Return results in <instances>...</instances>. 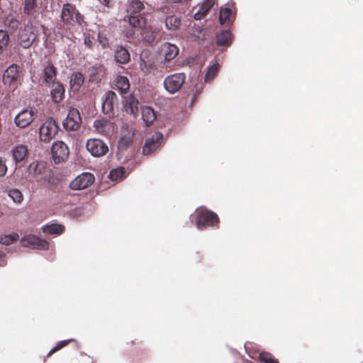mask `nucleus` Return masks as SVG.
<instances>
[{
  "label": "nucleus",
  "instance_id": "72a5a7b5",
  "mask_svg": "<svg viewBox=\"0 0 363 363\" xmlns=\"http://www.w3.org/2000/svg\"><path fill=\"white\" fill-rule=\"evenodd\" d=\"M232 11L230 8H221L219 14L220 23H229L231 21Z\"/></svg>",
  "mask_w": 363,
  "mask_h": 363
},
{
  "label": "nucleus",
  "instance_id": "f8f14e48",
  "mask_svg": "<svg viewBox=\"0 0 363 363\" xmlns=\"http://www.w3.org/2000/svg\"><path fill=\"white\" fill-rule=\"evenodd\" d=\"M95 180L94 176L89 172H84L77 177L69 184L73 190H82L91 186Z\"/></svg>",
  "mask_w": 363,
  "mask_h": 363
},
{
  "label": "nucleus",
  "instance_id": "a211bd4d",
  "mask_svg": "<svg viewBox=\"0 0 363 363\" xmlns=\"http://www.w3.org/2000/svg\"><path fill=\"white\" fill-rule=\"evenodd\" d=\"M123 102L125 112L135 117L138 113V100L133 94H130L124 96Z\"/></svg>",
  "mask_w": 363,
  "mask_h": 363
},
{
  "label": "nucleus",
  "instance_id": "412c9836",
  "mask_svg": "<svg viewBox=\"0 0 363 363\" xmlns=\"http://www.w3.org/2000/svg\"><path fill=\"white\" fill-rule=\"evenodd\" d=\"M113 57L117 63L121 65H126L130 61V55L128 50L122 45L116 46Z\"/></svg>",
  "mask_w": 363,
  "mask_h": 363
},
{
  "label": "nucleus",
  "instance_id": "423d86ee",
  "mask_svg": "<svg viewBox=\"0 0 363 363\" xmlns=\"http://www.w3.org/2000/svg\"><path fill=\"white\" fill-rule=\"evenodd\" d=\"M82 124V118L78 109L70 108L67 116L63 121V127L67 131L78 130Z\"/></svg>",
  "mask_w": 363,
  "mask_h": 363
},
{
  "label": "nucleus",
  "instance_id": "f257e3e1",
  "mask_svg": "<svg viewBox=\"0 0 363 363\" xmlns=\"http://www.w3.org/2000/svg\"><path fill=\"white\" fill-rule=\"evenodd\" d=\"M44 29V25L38 19L28 18L18 29L16 36L18 45L24 49L30 48L33 45H37L40 30Z\"/></svg>",
  "mask_w": 363,
  "mask_h": 363
},
{
  "label": "nucleus",
  "instance_id": "f704fd0d",
  "mask_svg": "<svg viewBox=\"0 0 363 363\" xmlns=\"http://www.w3.org/2000/svg\"><path fill=\"white\" fill-rule=\"evenodd\" d=\"M133 142V135L128 134L122 136L118 140V148L126 150Z\"/></svg>",
  "mask_w": 363,
  "mask_h": 363
},
{
  "label": "nucleus",
  "instance_id": "4468645a",
  "mask_svg": "<svg viewBox=\"0 0 363 363\" xmlns=\"http://www.w3.org/2000/svg\"><path fill=\"white\" fill-rule=\"evenodd\" d=\"M35 111L33 108H26L16 115L15 124L20 128L28 127L34 120Z\"/></svg>",
  "mask_w": 363,
  "mask_h": 363
},
{
  "label": "nucleus",
  "instance_id": "4c0bfd02",
  "mask_svg": "<svg viewBox=\"0 0 363 363\" xmlns=\"http://www.w3.org/2000/svg\"><path fill=\"white\" fill-rule=\"evenodd\" d=\"M9 42V35L5 30H0V53L7 47Z\"/></svg>",
  "mask_w": 363,
  "mask_h": 363
},
{
  "label": "nucleus",
  "instance_id": "9b49d317",
  "mask_svg": "<svg viewBox=\"0 0 363 363\" xmlns=\"http://www.w3.org/2000/svg\"><path fill=\"white\" fill-rule=\"evenodd\" d=\"M162 140L163 135L160 132H157L150 138H147L143 147V154L145 156L152 154L161 146Z\"/></svg>",
  "mask_w": 363,
  "mask_h": 363
},
{
  "label": "nucleus",
  "instance_id": "4be33fe9",
  "mask_svg": "<svg viewBox=\"0 0 363 363\" xmlns=\"http://www.w3.org/2000/svg\"><path fill=\"white\" fill-rule=\"evenodd\" d=\"M95 130L101 135H108L113 131L111 123L105 118L96 120L94 123Z\"/></svg>",
  "mask_w": 363,
  "mask_h": 363
},
{
  "label": "nucleus",
  "instance_id": "7ed1b4c3",
  "mask_svg": "<svg viewBox=\"0 0 363 363\" xmlns=\"http://www.w3.org/2000/svg\"><path fill=\"white\" fill-rule=\"evenodd\" d=\"M195 222L199 229L203 230L208 227L218 225L219 218L216 213L206 208H202L196 211Z\"/></svg>",
  "mask_w": 363,
  "mask_h": 363
},
{
  "label": "nucleus",
  "instance_id": "9d476101",
  "mask_svg": "<svg viewBox=\"0 0 363 363\" xmlns=\"http://www.w3.org/2000/svg\"><path fill=\"white\" fill-rule=\"evenodd\" d=\"M86 150L94 157H101L108 150L107 145L100 139H89L86 143Z\"/></svg>",
  "mask_w": 363,
  "mask_h": 363
},
{
  "label": "nucleus",
  "instance_id": "de8ad7c7",
  "mask_svg": "<svg viewBox=\"0 0 363 363\" xmlns=\"http://www.w3.org/2000/svg\"><path fill=\"white\" fill-rule=\"evenodd\" d=\"M38 166H39V164L38 163H35V162H33L30 165V172L33 171V174L35 175H38V174H41V171H40V169H38Z\"/></svg>",
  "mask_w": 363,
  "mask_h": 363
},
{
  "label": "nucleus",
  "instance_id": "79ce46f5",
  "mask_svg": "<svg viewBox=\"0 0 363 363\" xmlns=\"http://www.w3.org/2000/svg\"><path fill=\"white\" fill-rule=\"evenodd\" d=\"M74 340L72 339H69V340H62V341H60L55 347H54L50 352L48 354V357L49 356H51L53 353H55V352L60 350V349L63 348L64 347L67 346V345H69V343L71 342V341H73Z\"/></svg>",
  "mask_w": 363,
  "mask_h": 363
},
{
  "label": "nucleus",
  "instance_id": "dca6fc26",
  "mask_svg": "<svg viewBox=\"0 0 363 363\" xmlns=\"http://www.w3.org/2000/svg\"><path fill=\"white\" fill-rule=\"evenodd\" d=\"M154 57L151 52L144 50L140 55V68L145 74H149L153 67Z\"/></svg>",
  "mask_w": 363,
  "mask_h": 363
},
{
  "label": "nucleus",
  "instance_id": "7c9ffc66",
  "mask_svg": "<svg viewBox=\"0 0 363 363\" xmlns=\"http://www.w3.org/2000/svg\"><path fill=\"white\" fill-rule=\"evenodd\" d=\"M28 154V148L26 145H20L13 150V158L16 162H22Z\"/></svg>",
  "mask_w": 363,
  "mask_h": 363
},
{
  "label": "nucleus",
  "instance_id": "a19ab883",
  "mask_svg": "<svg viewBox=\"0 0 363 363\" xmlns=\"http://www.w3.org/2000/svg\"><path fill=\"white\" fill-rule=\"evenodd\" d=\"M259 359L265 363H279L277 359H274L270 353L265 352L259 354Z\"/></svg>",
  "mask_w": 363,
  "mask_h": 363
},
{
  "label": "nucleus",
  "instance_id": "bb28decb",
  "mask_svg": "<svg viewBox=\"0 0 363 363\" xmlns=\"http://www.w3.org/2000/svg\"><path fill=\"white\" fill-rule=\"evenodd\" d=\"M166 28L171 31L178 30L181 26V18L176 15H172L166 17L165 21Z\"/></svg>",
  "mask_w": 363,
  "mask_h": 363
},
{
  "label": "nucleus",
  "instance_id": "a18cd8bd",
  "mask_svg": "<svg viewBox=\"0 0 363 363\" xmlns=\"http://www.w3.org/2000/svg\"><path fill=\"white\" fill-rule=\"evenodd\" d=\"M84 44L89 49H92L94 45L93 39L90 36L84 37Z\"/></svg>",
  "mask_w": 363,
  "mask_h": 363
},
{
  "label": "nucleus",
  "instance_id": "473e14b6",
  "mask_svg": "<svg viewBox=\"0 0 363 363\" xmlns=\"http://www.w3.org/2000/svg\"><path fill=\"white\" fill-rule=\"evenodd\" d=\"M145 9L143 3L140 0H131L128 6V12L131 14H139Z\"/></svg>",
  "mask_w": 363,
  "mask_h": 363
},
{
  "label": "nucleus",
  "instance_id": "c03bdc74",
  "mask_svg": "<svg viewBox=\"0 0 363 363\" xmlns=\"http://www.w3.org/2000/svg\"><path fill=\"white\" fill-rule=\"evenodd\" d=\"M123 168L113 169L110 172L109 177L111 180H117L123 177Z\"/></svg>",
  "mask_w": 363,
  "mask_h": 363
},
{
  "label": "nucleus",
  "instance_id": "2eb2a0df",
  "mask_svg": "<svg viewBox=\"0 0 363 363\" xmlns=\"http://www.w3.org/2000/svg\"><path fill=\"white\" fill-rule=\"evenodd\" d=\"M57 68L50 62H47L44 65L43 70V79L45 84L48 86H50L51 84L58 82L57 80Z\"/></svg>",
  "mask_w": 363,
  "mask_h": 363
},
{
  "label": "nucleus",
  "instance_id": "37998d69",
  "mask_svg": "<svg viewBox=\"0 0 363 363\" xmlns=\"http://www.w3.org/2000/svg\"><path fill=\"white\" fill-rule=\"evenodd\" d=\"M98 42L101 45L104 49L108 48L109 47V40L106 35V34L99 32L98 33Z\"/></svg>",
  "mask_w": 363,
  "mask_h": 363
},
{
  "label": "nucleus",
  "instance_id": "ddd939ff",
  "mask_svg": "<svg viewBox=\"0 0 363 363\" xmlns=\"http://www.w3.org/2000/svg\"><path fill=\"white\" fill-rule=\"evenodd\" d=\"M118 105V97L113 91H108L105 94L102 102V111L107 115L114 114V108Z\"/></svg>",
  "mask_w": 363,
  "mask_h": 363
},
{
  "label": "nucleus",
  "instance_id": "b1692460",
  "mask_svg": "<svg viewBox=\"0 0 363 363\" xmlns=\"http://www.w3.org/2000/svg\"><path fill=\"white\" fill-rule=\"evenodd\" d=\"M23 13L25 15L30 16L29 18L37 19L38 4L37 0H24Z\"/></svg>",
  "mask_w": 363,
  "mask_h": 363
},
{
  "label": "nucleus",
  "instance_id": "39448f33",
  "mask_svg": "<svg viewBox=\"0 0 363 363\" xmlns=\"http://www.w3.org/2000/svg\"><path fill=\"white\" fill-rule=\"evenodd\" d=\"M186 81L184 73H175L167 76L164 80V86L169 94L179 91Z\"/></svg>",
  "mask_w": 363,
  "mask_h": 363
},
{
  "label": "nucleus",
  "instance_id": "6e6552de",
  "mask_svg": "<svg viewBox=\"0 0 363 363\" xmlns=\"http://www.w3.org/2000/svg\"><path fill=\"white\" fill-rule=\"evenodd\" d=\"M19 77L18 66L13 64L5 70L3 75V82L5 85H9L10 89H15L19 84L18 82Z\"/></svg>",
  "mask_w": 363,
  "mask_h": 363
},
{
  "label": "nucleus",
  "instance_id": "6ab92c4d",
  "mask_svg": "<svg viewBox=\"0 0 363 363\" xmlns=\"http://www.w3.org/2000/svg\"><path fill=\"white\" fill-rule=\"evenodd\" d=\"M161 54L165 62H170L179 54V48L174 44L164 43L161 46Z\"/></svg>",
  "mask_w": 363,
  "mask_h": 363
},
{
  "label": "nucleus",
  "instance_id": "1a4fd4ad",
  "mask_svg": "<svg viewBox=\"0 0 363 363\" xmlns=\"http://www.w3.org/2000/svg\"><path fill=\"white\" fill-rule=\"evenodd\" d=\"M51 152L55 163L58 164L68 158L69 150L65 143L57 141L52 144Z\"/></svg>",
  "mask_w": 363,
  "mask_h": 363
},
{
  "label": "nucleus",
  "instance_id": "20e7f679",
  "mask_svg": "<svg viewBox=\"0 0 363 363\" xmlns=\"http://www.w3.org/2000/svg\"><path fill=\"white\" fill-rule=\"evenodd\" d=\"M59 129L58 125L53 118H50L47 119L39 129L40 140L49 143L57 135Z\"/></svg>",
  "mask_w": 363,
  "mask_h": 363
},
{
  "label": "nucleus",
  "instance_id": "e433bc0d",
  "mask_svg": "<svg viewBox=\"0 0 363 363\" xmlns=\"http://www.w3.org/2000/svg\"><path fill=\"white\" fill-rule=\"evenodd\" d=\"M9 196L16 203H21L23 200V194L17 189H11L9 191Z\"/></svg>",
  "mask_w": 363,
  "mask_h": 363
},
{
  "label": "nucleus",
  "instance_id": "8fccbe9b",
  "mask_svg": "<svg viewBox=\"0 0 363 363\" xmlns=\"http://www.w3.org/2000/svg\"><path fill=\"white\" fill-rule=\"evenodd\" d=\"M101 2H102L105 6L109 7L110 6V2L111 0H99Z\"/></svg>",
  "mask_w": 363,
  "mask_h": 363
},
{
  "label": "nucleus",
  "instance_id": "393cba45",
  "mask_svg": "<svg viewBox=\"0 0 363 363\" xmlns=\"http://www.w3.org/2000/svg\"><path fill=\"white\" fill-rule=\"evenodd\" d=\"M128 22L130 26L138 29L144 28L146 26V19L141 14H130Z\"/></svg>",
  "mask_w": 363,
  "mask_h": 363
},
{
  "label": "nucleus",
  "instance_id": "cd10ccee",
  "mask_svg": "<svg viewBox=\"0 0 363 363\" xmlns=\"http://www.w3.org/2000/svg\"><path fill=\"white\" fill-rule=\"evenodd\" d=\"M142 118L147 126L151 125L156 119L155 111L150 106L142 108Z\"/></svg>",
  "mask_w": 363,
  "mask_h": 363
},
{
  "label": "nucleus",
  "instance_id": "f3484780",
  "mask_svg": "<svg viewBox=\"0 0 363 363\" xmlns=\"http://www.w3.org/2000/svg\"><path fill=\"white\" fill-rule=\"evenodd\" d=\"M214 4V0H205L201 4H199L197 7L194 9V10H196L194 14V19L201 20L204 18L212 9Z\"/></svg>",
  "mask_w": 363,
  "mask_h": 363
},
{
  "label": "nucleus",
  "instance_id": "aec40b11",
  "mask_svg": "<svg viewBox=\"0 0 363 363\" xmlns=\"http://www.w3.org/2000/svg\"><path fill=\"white\" fill-rule=\"evenodd\" d=\"M50 94L52 100L55 104L60 103L65 98V89L64 86L60 82L51 84Z\"/></svg>",
  "mask_w": 363,
  "mask_h": 363
},
{
  "label": "nucleus",
  "instance_id": "5701e85b",
  "mask_svg": "<svg viewBox=\"0 0 363 363\" xmlns=\"http://www.w3.org/2000/svg\"><path fill=\"white\" fill-rule=\"evenodd\" d=\"M233 40V35L228 30H221L216 35V43L218 46L229 47Z\"/></svg>",
  "mask_w": 363,
  "mask_h": 363
},
{
  "label": "nucleus",
  "instance_id": "2f4dec72",
  "mask_svg": "<svg viewBox=\"0 0 363 363\" xmlns=\"http://www.w3.org/2000/svg\"><path fill=\"white\" fill-rule=\"evenodd\" d=\"M19 24V21L12 14L8 15L4 19L5 26L11 31L17 30Z\"/></svg>",
  "mask_w": 363,
  "mask_h": 363
},
{
  "label": "nucleus",
  "instance_id": "ea45409f",
  "mask_svg": "<svg viewBox=\"0 0 363 363\" xmlns=\"http://www.w3.org/2000/svg\"><path fill=\"white\" fill-rule=\"evenodd\" d=\"M144 31L143 33V37L145 41L151 44L154 43L155 40V33L152 31L151 29H148L147 28H144Z\"/></svg>",
  "mask_w": 363,
  "mask_h": 363
},
{
  "label": "nucleus",
  "instance_id": "a878e982",
  "mask_svg": "<svg viewBox=\"0 0 363 363\" xmlns=\"http://www.w3.org/2000/svg\"><path fill=\"white\" fill-rule=\"evenodd\" d=\"M115 86L121 94H126L130 89L128 79L124 76H118L115 80Z\"/></svg>",
  "mask_w": 363,
  "mask_h": 363
},
{
  "label": "nucleus",
  "instance_id": "0eeeda50",
  "mask_svg": "<svg viewBox=\"0 0 363 363\" xmlns=\"http://www.w3.org/2000/svg\"><path fill=\"white\" fill-rule=\"evenodd\" d=\"M20 242L22 246L25 247H31L40 250H46L49 248V242L47 240L33 235L23 236Z\"/></svg>",
  "mask_w": 363,
  "mask_h": 363
},
{
  "label": "nucleus",
  "instance_id": "c756f323",
  "mask_svg": "<svg viewBox=\"0 0 363 363\" xmlns=\"http://www.w3.org/2000/svg\"><path fill=\"white\" fill-rule=\"evenodd\" d=\"M84 82V75L81 72L72 74L70 79V86L74 91H78Z\"/></svg>",
  "mask_w": 363,
  "mask_h": 363
},
{
  "label": "nucleus",
  "instance_id": "c9c22d12",
  "mask_svg": "<svg viewBox=\"0 0 363 363\" xmlns=\"http://www.w3.org/2000/svg\"><path fill=\"white\" fill-rule=\"evenodd\" d=\"M19 236L17 233L11 235H4L0 236V243L5 245H9L13 242L18 240Z\"/></svg>",
  "mask_w": 363,
  "mask_h": 363
},
{
  "label": "nucleus",
  "instance_id": "f03ea898",
  "mask_svg": "<svg viewBox=\"0 0 363 363\" xmlns=\"http://www.w3.org/2000/svg\"><path fill=\"white\" fill-rule=\"evenodd\" d=\"M60 18L64 25L69 28L74 27L75 23L82 26L84 22V16L70 3H66L62 6Z\"/></svg>",
  "mask_w": 363,
  "mask_h": 363
},
{
  "label": "nucleus",
  "instance_id": "09e8293b",
  "mask_svg": "<svg viewBox=\"0 0 363 363\" xmlns=\"http://www.w3.org/2000/svg\"><path fill=\"white\" fill-rule=\"evenodd\" d=\"M5 257H6L5 253L3 251L0 250V265L1 267H4L6 264V261Z\"/></svg>",
  "mask_w": 363,
  "mask_h": 363
},
{
  "label": "nucleus",
  "instance_id": "c85d7f7f",
  "mask_svg": "<svg viewBox=\"0 0 363 363\" xmlns=\"http://www.w3.org/2000/svg\"><path fill=\"white\" fill-rule=\"evenodd\" d=\"M65 231V226L61 224L52 223L43 227V232L50 235H60Z\"/></svg>",
  "mask_w": 363,
  "mask_h": 363
},
{
  "label": "nucleus",
  "instance_id": "49530a36",
  "mask_svg": "<svg viewBox=\"0 0 363 363\" xmlns=\"http://www.w3.org/2000/svg\"><path fill=\"white\" fill-rule=\"evenodd\" d=\"M7 167L5 162L0 157V177H3L6 174Z\"/></svg>",
  "mask_w": 363,
  "mask_h": 363
},
{
  "label": "nucleus",
  "instance_id": "3c124183",
  "mask_svg": "<svg viewBox=\"0 0 363 363\" xmlns=\"http://www.w3.org/2000/svg\"><path fill=\"white\" fill-rule=\"evenodd\" d=\"M131 345H133L135 343V342L134 340H132L130 342Z\"/></svg>",
  "mask_w": 363,
  "mask_h": 363
},
{
  "label": "nucleus",
  "instance_id": "58836bf2",
  "mask_svg": "<svg viewBox=\"0 0 363 363\" xmlns=\"http://www.w3.org/2000/svg\"><path fill=\"white\" fill-rule=\"evenodd\" d=\"M219 65L218 64L213 65L208 68V70L205 76V81L210 82L214 79L218 72Z\"/></svg>",
  "mask_w": 363,
  "mask_h": 363
}]
</instances>
